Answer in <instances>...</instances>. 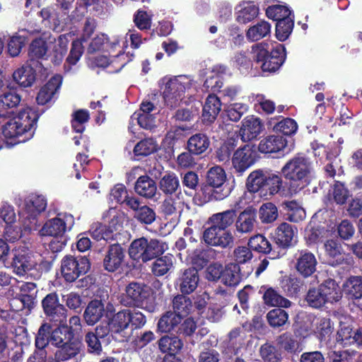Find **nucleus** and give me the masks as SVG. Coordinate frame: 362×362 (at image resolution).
Segmentation results:
<instances>
[{"mask_svg": "<svg viewBox=\"0 0 362 362\" xmlns=\"http://www.w3.org/2000/svg\"><path fill=\"white\" fill-rule=\"evenodd\" d=\"M293 28V19L286 18L279 21L276 25V37L279 41L286 40L291 35Z\"/></svg>", "mask_w": 362, "mask_h": 362, "instance_id": "bf43d9fd", "label": "nucleus"}, {"mask_svg": "<svg viewBox=\"0 0 362 362\" xmlns=\"http://www.w3.org/2000/svg\"><path fill=\"white\" fill-rule=\"evenodd\" d=\"M122 302L124 305L137 307L150 313L154 312L157 307L153 289L138 282H131L126 286Z\"/></svg>", "mask_w": 362, "mask_h": 362, "instance_id": "39448f33", "label": "nucleus"}, {"mask_svg": "<svg viewBox=\"0 0 362 362\" xmlns=\"http://www.w3.org/2000/svg\"><path fill=\"white\" fill-rule=\"evenodd\" d=\"M158 148V144L153 139H146L139 142L134 148L136 156H148L155 152Z\"/></svg>", "mask_w": 362, "mask_h": 362, "instance_id": "e2e57ef3", "label": "nucleus"}, {"mask_svg": "<svg viewBox=\"0 0 362 362\" xmlns=\"http://www.w3.org/2000/svg\"><path fill=\"white\" fill-rule=\"evenodd\" d=\"M132 122L136 121L138 124L147 129H151L156 127V116L154 114L134 113L131 117Z\"/></svg>", "mask_w": 362, "mask_h": 362, "instance_id": "338daca9", "label": "nucleus"}, {"mask_svg": "<svg viewBox=\"0 0 362 362\" xmlns=\"http://www.w3.org/2000/svg\"><path fill=\"white\" fill-rule=\"evenodd\" d=\"M267 173L262 170H256L250 173L246 182L247 189L250 192H259L260 197L267 199V192H264Z\"/></svg>", "mask_w": 362, "mask_h": 362, "instance_id": "412c9836", "label": "nucleus"}, {"mask_svg": "<svg viewBox=\"0 0 362 362\" xmlns=\"http://www.w3.org/2000/svg\"><path fill=\"white\" fill-rule=\"evenodd\" d=\"M196 91V82L188 76L181 75L167 79L163 96L166 105L175 107L182 102L186 93L192 95Z\"/></svg>", "mask_w": 362, "mask_h": 362, "instance_id": "20e7f679", "label": "nucleus"}, {"mask_svg": "<svg viewBox=\"0 0 362 362\" xmlns=\"http://www.w3.org/2000/svg\"><path fill=\"white\" fill-rule=\"evenodd\" d=\"M257 223L256 214L251 211L241 212L235 221V228L239 233H251Z\"/></svg>", "mask_w": 362, "mask_h": 362, "instance_id": "c756f323", "label": "nucleus"}, {"mask_svg": "<svg viewBox=\"0 0 362 362\" xmlns=\"http://www.w3.org/2000/svg\"><path fill=\"white\" fill-rule=\"evenodd\" d=\"M231 162L235 172L242 175L255 163V152L250 145L246 144L233 153Z\"/></svg>", "mask_w": 362, "mask_h": 362, "instance_id": "ddd939ff", "label": "nucleus"}, {"mask_svg": "<svg viewBox=\"0 0 362 362\" xmlns=\"http://www.w3.org/2000/svg\"><path fill=\"white\" fill-rule=\"evenodd\" d=\"M72 335L69 327L65 325L54 329L49 336V343L56 346H62L69 341Z\"/></svg>", "mask_w": 362, "mask_h": 362, "instance_id": "09e8293b", "label": "nucleus"}, {"mask_svg": "<svg viewBox=\"0 0 362 362\" xmlns=\"http://www.w3.org/2000/svg\"><path fill=\"white\" fill-rule=\"evenodd\" d=\"M71 38V33L61 35L58 38L51 35L47 37L48 58L54 65H59L62 62Z\"/></svg>", "mask_w": 362, "mask_h": 362, "instance_id": "f8f14e48", "label": "nucleus"}, {"mask_svg": "<svg viewBox=\"0 0 362 362\" xmlns=\"http://www.w3.org/2000/svg\"><path fill=\"white\" fill-rule=\"evenodd\" d=\"M209 137L202 133H198L192 136L187 142V147L190 152L195 155H200L205 152L209 147Z\"/></svg>", "mask_w": 362, "mask_h": 362, "instance_id": "e433bc0d", "label": "nucleus"}, {"mask_svg": "<svg viewBox=\"0 0 362 362\" xmlns=\"http://www.w3.org/2000/svg\"><path fill=\"white\" fill-rule=\"evenodd\" d=\"M37 119V113L26 107L7 119L2 133L6 139H16L14 144L11 143L12 145L25 142L33 137Z\"/></svg>", "mask_w": 362, "mask_h": 362, "instance_id": "f257e3e1", "label": "nucleus"}, {"mask_svg": "<svg viewBox=\"0 0 362 362\" xmlns=\"http://www.w3.org/2000/svg\"><path fill=\"white\" fill-rule=\"evenodd\" d=\"M182 317L173 311H167L158 320L157 331L162 333L175 332L177 334Z\"/></svg>", "mask_w": 362, "mask_h": 362, "instance_id": "5701e85b", "label": "nucleus"}, {"mask_svg": "<svg viewBox=\"0 0 362 362\" xmlns=\"http://www.w3.org/2000/svg\"><path fill=\"white\" fill-rule=\"evenodd\" d=\"M235 217V210L228 209L223 212L213 214L209 218V222L213 226L227 230V228L234 223Z\"/></svg>", "mask_w": 362, "mask_h": 362, "instance_id": "2f4dec72", "label": "nucleus"}, {"mask_svg": "<svg viewBox=\"0 0 362 362\" xmlns=\"http://www.w3.org/2000/svg\"><path fill=\"white\" fill-rule=\"evenodd\" d=\"M83 53V46L82 41L79 39L74 40L68 57L66 59L64 68L67 70L71 69V66L76 65L80 60Z\"/></svg>", "mask_w": 362, "mask_h": 362, "instance_id": "8fccbe9b", "label": "nucleus"}, {"mask_svg": "<svg viewBox=\"0 0 362 362\" xmlns=\"http://www.w3.org/2000/svg\"><path fill=\"white\" fill-rule=\"evenodd\" d=\"M266 13L268 18L277 22L286 18L293 19L291 11L284 5L276 4L270 6L267 8Z\"/></svg>", "mask_w": 362, "mask_h": 362, "instance_id": "864d4df0", "label": "nucleus"}, {"mask_svg": "<svg viewBox=\"0 0 362 362\" xmlns=\"http://www.w3.org/2000/svg\"><path fill=\"white\" fill-rule=\"evenodd\" d=\"M221 106L218 98L214 95H209L203 106L202 120L204 122H213L221 110Z\"/></svg>", "mask_w": 362, "mask_h": 362, "instance_id": "cd10ccee", "label": "nucleus"}, {"mask_svg": "<svg viewBox=\"0 0 362 362\" xmlns=\"http://www.w3.org/2000/svg\"><path fill=\"white\" fill-rule=\"evenodd\" d=\"M272 26L266 21H260L256 24L250 26L246 31V37L249 41H258L271 33Z\"/></svg>", "mask_w": 362, "mask_h": 362, "instance_id": "f704fd0d", "label": "nucleus"}, {"mask_svg": "<svg viewBox=\"0 0 362 362\" xmlns=\"http://www.w3.org/2000/svg\"><path fill=\"white\" fill-rule=\"evenodd\" d=\"M124 257V252L120 245H111L104 259L105 269L109 272L116 271L120 267Z\"/></svg>", "mask_w": 362, "mask_h": 362, "instance_id": "c85d7f7f", "label": "nucleus"}, {"mask_svg": "<svg viewBox=\"0 0 362 362\" xmlns=\"http://www.w3.org/2000/svg\"><path fill=\"white\" fill-rule=\"evenodd\" d=\"M118 46L119 50L118 54L112 57L110 59L106 55H98L96 57H88V64L92 68L101 67L109 68V72L115 73L120 71L125 64L128 62L126 59L127 56L124 54V49L127 47V40H123L122 38H116L112 42V47Z\"/></svg>", "mask_w": 362, "mask_h": 362, "instance_id": "6e6552de", "label": "nucleus"}, {"mask_svg": "<svg viewBox=\"0 0 362 362\" xmlns=\"http://www.w3.org/2000/svg\"><path fill=\"white\" fill-rule=\"evenodd\" d=\"M47 201L42 195L32 194L24 201L19 211L20 222L25 231L36 230L38 227V215L44 211Z\"/></svg>", "mask_w": 362, "mask_h": 362, "instance_id": "423d86ee", "label": "nucleus"}, {"mask_svg": "<svg viewBox=\"0 0 362 362\" xmlns=\"http://www.w3.org/2000/svg\"><path fill=\"white\" fill-rule=\"evenodd\" d=\"M254 61L263 72L272 73L283 64L285 58V48L279 43L269 45L267 42L256 44L252 47Z\"/></svg>", "mask_w": 362, "mask_h": 362, "instance_id": "7ed1b4c3", "label": "nucleus"}, {"mask_svg": "<svg viewBox=\"0 0 362 362\" xmlns=\"http://www.w3.org/2000/svg\"><path fill=\"white\" fill-rule=\"evenodd\" d=\"M136 192L141 197L151 199L157 192L156 182L148 176H141L135 185Z\"/></svg>", "mask_w": 362, "mask_h": 362, "instance_id": "473e14b6", "label": "nucleus"}, {"mask_svg": "<svg viewBox=\"0 0 362 362\" xmlns=\"http://www.w3.org/2000/svg\"><path fill=\"white\" fill-rule=\"evenodd\" d=\"M203 238L208 245L222 248L231 245L234 239L230 230H223L213 226L204 230Z\"/></svg>", "mask_w": 362, "mask_h": 362, "instance_id": "4468645a", "label": "nucleus"}, {"mask_svg": "<svg viewBox=\"0 0 362 362\" xmlns=\"http://www.w3.org/2000/svg\"><path fill=\"white\" fill-rule=\"evenodd\" d=\"M42 63H39L36 66L30 64H24L14 71L13 74V81L20 86L27 88L33 85L35 81V71H41Z\"/></svg>", "mask_w": 362, "mask_h": 362, "instance_id": "dca6fc26", "label": "nucleus"}, {"mask_svg": "<svg viewBox=\"0 0 362 362\" xmlns=\"http://www.w3.org/2000/svg\"><path fill=\"white\" fill-rule=\"evenodd\" d=\"M248 107L242 103H235L229 105L226 112L228 118L233 122L238 121L241 117L247 112Z\"/></svg>", "mask_w": 362, "mask_h": 362, "instance_id": "774afa93", "label": "nucleus"}, {"mask_svg": "<svg viewBox=\"0 0 362 362\" xmlns=\"http://www.w3.org/2000/svg\"><path fill=\"white\" fill-rule=\"evenodd\" d=\"M265 187L267 189H264V192H267L268 199V196L272 197L281 192L283 188V180L276 173H268Z\"/></svg>", "mask_w": 362, "mask_h": 362, "instance_id": "6e6d98bb", "label": "nucleus"}, {"mask_svg": "<svg viewBox=\"0 0 362 362\" xmlns=\"http://www.w3.org/2000/svg\"><path fill=\"white\" fill-rule=\"evenodd\" d=\"M42 21L45 26L52 28L56 31L62 30L66 25L64 22L65 19H59V14L52 8H44L40 12Z\"/></svg>", "mask_w": 362, "mask_h": 362, "instance_id": "4c0bfd02", "label": "nucleus"}, {"mask_svg": "<svg viewBox=\"0 0 362 362\" xmlns=\"http://www.w3.org/2000/svg\"><path fill=\"white\" fill-rule=\"evenodd\" d=\"M259 216L263 223H272L278 217L277 208L271 202L265 203L260 206Z\"/></svg>", "mask_w": 362, "mask_h": 362, "instance_id": "680f3d73", "label": "nucleus"}, {"mask_svg": "<svg viewBox=\"0 0 362 362\" xmlns=\"http://www.w3.org/2000/svg\"><path fill=\"white\" fill-rule=\"evenodd\" d=\"M62 83V77L60 75L52 76L45 85L40 90L36 98L39 105H45L50 102L54 95L60 88Z\"/></svg>", "mask_w": 362, "mask_h": 362, "instance_id": "aec40b11", "label": "nucleus"}, {"mask_svg": "<svg viewBox=\"0 0 362 362\" xmlns=\"http://www.w3.org/2000/svg\"><path fill=\"white\" fill-rule=\"evenodd\" d=\"M38 31V30H23L11 37L7 45L10 56L13 57L18 56L28 40V34H33Z\"/></svg>", "mask_w": 362, "mask_h": 362, "instance_id": "bb28decb", "label": "nucleus"}, {"mask_svg": "<svg viewBox=\"0 0 362 362\" xmlns=\"http://www.w3.org/2000/svg\"><path fill=\"white\" fill-rule=\"evenodd\" d=\"M226 180L225 170L220 166L211 168L207 174V182L214 188L221 187Z\"/></svg>", "mask_w": 362, "mask_h": 362, "instance_id": "5fc2aeb1", "label": "nucleus"}, {"mask_svg": "<svg viewBox=\"0 0 362 362\" xmlns=\"http://www.w3.org/2000/svg\"><path fill=\"white\" fill-rule=\"evenodd\" d=\"M241 280L240 267L237 264H229L221 274V282L228 286H235Z\"/></svg>", "mask_w": 362, "mask_h": 362, "instance_id": "a19ab883", "label": "nucleus"}, {"mask_svg": "<svg viewBox=\"0 0 362 362\" xmlns=\"http://www.w3.org/2000/svg\"><path fill=\"white\" fill-rule=\"evenodd\" d=\"M82 344L79 341L70 339L57 351V355L62 360H68L76 356L81 351Z\"/></svg>", "mask_w": 362, "mask_h": 362, "instance_id": "3c124183", "label": "nucleus"}, {"mask_svg": "<svg viewBox=\"0 0 362 362\" xmlns=\"http://www.w3.org/2000/svg\"><path fill=\"white\" fill-rule=\"evenodd\" d=\"M250 247L259 252L268 253L271 251V245L262 235L252 236L248 243Z\"/></svg>", "mask_w": 362, "mask_h": 362, "instance_id": "0e129e2a", "label": "nucleus"}, {"mask_svg": "<svg viewBox=\"0 0 362 362\" xmlns=\"http://www.w3.org/2000/svg\"><path fill=\"white\" fill-rule=\"evenodd\" d=\"M183 344L177 337L165 335L158 341V347L161 352L168 353L169 355L175 354L182 347Z\"/></svg>", "mask_w": 362, "mask_h": 362, "instance_id": "58836bf2", "label": "nucleus"}, {"mask_svg": "<svg viewBox=\"0 0 362 362\" xmlns=\"http://www.w3.org/2000/svg\"><path fill=\"white\" fill-rule=\"evenodd\" d=\"M173 257L165 255L157 258L151 264V272L156 276L167 274L173 267Z\"/></svg>", "mask_w": 362, "mask_h": 362, "instance_id": "37998d69", "label": "nucleus"}, {"mask_svg": "<svg viewBox=\"0 0 362 362\" xmlns=\"http://www.w3.org/2000/svg\"><path fill=\"white\" fill-rule=\"evenodd\" d=\"M288 313L280 308L273 309L267 313V320L272 327L284 325L288 320Z\"/></svg>", "mask_w": 362, "mask_h": 362, "instance_id": "69168bd1", "label": "nucleus"}, {"mask_svg": "<svg viewBox=\"0 0 362 362\" xmlns=\"http://www.w3.org/2000/svg\"><path fill=\"white\" fill-rule=\"evenodd\" d=\"M283 205L284 209L286 211V214L289 221L292 222H298L305 218V211L297 202H285Z\"/></svg>", "mask_w": 362, "mask_h": 362, "instance_id": "a18cd8bd", "label": "nucleus"}, {"mask_svg": "<svg viewBox=\"0 0 362 362\" xmlns=\"http://www.w3.org/2000/svg\"><path fill=\"white\" fill-rule=\"evenodd\" d=\"M198 272L195 268H188L182 271L177 279L180 291L184 294L192 293L199 283Z\"/></svg>", "mask_w": 362, "mask_h": 362, "instance_id": "4be33fe9", "label": "nucleus"}, {"mask_svg": "<svg viewBox=\"0 0 362 362\" xmlns=\"http://www.w3.org/2000/svg\"><path fill=\"white\" fill-rule=\"evenodd\" d=\"M179 186V180L174 173L165 174L160 181V189L165 194H173Z\"/></svg>", "mask_w": 362, "mask_h": 362, "instance_id": "052dcab7", "label": "nucleus"}, {"mask_svg": "<svg viewBox=\"0 0 362 362\" xmlns=\"http://www.w3.org/2000/svg\"><path fill=\"white\" fill-rule=\"evenodd\" d=\"M168 250L165 243L156 239L148 240L141 238L134 240L129 247V256L137 261L147 262L162 255Z\"/></svg>", "mask_w": 362, "mask_h": 362, "instance_id": "0eeeda50", "label": "nucleus"}, {"mask_svg": "<svg viewBox=\"0 0 362 362\" xmlns=\"http://www.w3.org/2000/svg\"><path fill=\"white\" fill-rule=\"evenodd\" d=\"M89 234L95 240H109L112 239L113 229L100 222L93 223L89 229Z\"/></svg>", "mask_w": 362, "mask_h": 362, "instance_id": "c03bdc74", "label": "nucleus"}, {"mask_svg": "<svg viewBox=\"0 0 362 362\" xmlns=\"http://www.w3.org/2000/svg\"><path fill=\"white\" fill-rule=\"evenodd\" d=\"M328 231L320 226L313 217L305 230V238L309 244L318 242Z\"/></svg>", "mask_w": 362, "mask_h": 362, "instance_id": "ea45409f", "label": "nucleus"}, {"mask_svg": "<svg viewBox=\"0 0 362 362\" xmlns=\"http://www.w3.org/2000/svg\"><path fill=\"white\" fill-rule=\"evenodd\" d=\"M285 179L291 182V191L296 193L297 189H292L296 185L299 189L308 185L315 177V169L313 162L308 158L297 156L290 159L281 168Z\"/></svg>", "mask_w": 362, "mask_h": 362, "instance_id": "f03ea898", "label": "nucleus"}, {"mask_svg": "<svg viewBox=\"0 0 362 362\" xmlns=\"http://www.w3.org/2000/svg\"><path fill=\"white\" fill-rule=\"evenodd\" d=\"M20 247L14 251L13 261H9L10 248L8 244L2 239H0V262L6 267L12 266L18 275L23 276L26 272L31 270L35 265L28 260L25 250Z\"/></svg>", "mask_w": 362, "mask_h": 362, "instance_id": "1a4fd4ad", "label": "nucleus"}, {"mask_svg": "<svg viewBox=\"0 0 362 362\" xmlns=\"http://www.w3.org/2000/svg\"><path fill=\"white\" fill-rule=\"evenodd\" d=\"M89 269L90 262L86 257L66 256L62 260L61 272L69 282H73L81 275L86 274Z\"/></svg>", "mask_w": 362, "mask_h": 362, "instance_id": "9d476101", "label": "nucleus"}, {"mask_svg": "<svg viewBox=\"0 0 362 362\" xmlns=\"http://www.w3.org/2000/svg\"><path fill=\"white\" fill-rule=\"evenodd\" d=\"M329 196L337 204H344L349 197V192L343 183L337 182L329 190Z\"/></svg>", "mask_w": 362, "mask_h": 362, "instance_id": "13d9d810", "label": "nucleus"}, {"mask_svg": "<svg viewBox=\"0 0 362 362\" xmlns=\"http://www.w3.org/2000/svg\"><path fill=\"white\" fill-rule=\"evenodd\" d=\"M317 264L315 255L310 252L302 250L296 257V269L304 277L310 276L315 272Z\"/></svg>", "mask_w": 362, "mask_h": 362, "instance_id": "6ab92c4d", "label": "nucleus"}, {"mask_svg": "<svg viewBox=\"0 0 362 362\" xmlns=\"http://www.w3.org/2000/svg\"><path fill=\"white\" fill-rule=\"evenodd\" d=\"M323 293L325 302L333 303L341 298V291L334 280L328 279L319 286Z\"/></svg>", "mask_w": 362, "mask_h": 362, "instance_id": "c9c22d12", "label": "nucleus"}, {"mask_svg": "<svg viewBox=\"0 0 362 362\" xmlns=\"http://www.w3.org/2000/svg\"><path fill=\"white\" fill-rule=\"evenodd\" d=\"M264 301L267 305L282 308H288L291 303L288 299L282 297L274 289L267 288L263 296Z\"/></svg>", "mask_w": 362, "mask_h": 362, "instance_id": "de8ad7c7", "label": "nucleus"}, {"mask_svg": "<svg viewBox=\"0 0 362 362\" xmlns=\"http://www.w3.org/2000/svg\"><path fill=\"white\" fill-rule=\"evenodd\" d=\"M74 225V218L71 214H59L57 217L51 218L45 222L40 230L41 235L58 237L64 235Z\"/></svg>", "mask_w": 362, "mask_h": 362, "instance_id": "9b49d317", "label": "nucleus"}, {"mask_svg": "<svg viewBox=\"0 0 362 362\" xmlns=\"http://www.w3.org/2000/svg\"><path fill=\"white\" fill-rule=\"evenodd\" d=\"M286 144V139L284 136L272 135L260 141L258 149L263 153H272L284 150Z\"/></svg>", "mask_w": 362, "mask_h": 362, "instance_id": "b1692460", "label": "nucleus"}, {"mask_svg": "<svg viewBox=\"0 0 362 362\" xmlns=\"http://www.w3.org/2000/svg\"><path fill=\"white\" fill-rule=\"evenodd\" d=\"M105 309L103 303L100 300H92L86 307L83 317L88 325H93L98 322L104 315ZM114 311L112 305L108 304L106 307V315L109 317V313Z\"/></svg>", "mask_w": 362, "mask_h": 362, "instance_id": "a211bd4d", "label": "nucleus"}, {"mask_svg": "<svg viewBox=\"0 0 362 362\" xmlns=\"http://www.w3.org/2000/svg\"><path fill=\"white\" fill-rule=\"evenodd\" d=\"M324 247L330 264L337 265L343 262L345 255L342 253L341 246L337 240H328Z\"/></svg>", "mask_w": 362, "mask_h": 362, "instance_id": "72a5a7b5", "label": "nucleus"}, {"mask_svg": "<svg viewBox=\"0 0 362 362\" xmlns=\"http://www.w3.org/2000/svg\"><path fill=\"white\" fill-rule=\"evenodd\" d=\"M130 310H123L115 314L110 322L112 332H121L130 325Z\"/></svg>", "mask_w": 362, "mask_h": 362, "instance_id": "79ce46f5", "label": "nucleus"}, {"mask_svg": "<svg viewBox=\"0 0 362 362\" xmlns=\"http://www.w3.org/2000/svg\"><path fill=\"white\" fill-rule=\"evenodd\" d=\"M45 40L39 38L33 40L30 46L29 57L32 65L36 66L39 65V62H35V60H45L48 59L49 45H47V37Z\"/></svg>", "mask_w": 362, "mask_h": 362, "instance_id": "a878e982", "label": "nucleus"}, {"mask_svg": "<svg viewBox=\"0 0 362 362\" xmlns=\"http://www.w3.org/2000/svg\"><path fill=\"white\" fill-rule=\"evenodd\" d=\"M192 307L191 300L185 296L177 295L173 298V312L179 314L182 317L187 315L192 311Z\"/></svg>", "mask_w": 362, "mask_h": 362, "instance_id": "603ef678", "label": "nucleus"}, {"mask_svg": "<svg viewBox=\"0 0 362 362\" xmlns=\"http://www.w3.org/2000/svg\"><path fill=\"white\" fill-rule=\"evenodd\" d=\"M344 291L351 297L358 299L362 298V277L356 276L349 277L343 284Z\"/></svg>", "mask_w": 362, "mask_h": 362, "instance_id": "49530a36", "label": "nucleus"}, {"mask_svg": "<svg viewBox=\"0 0 362 362\" xmlns=\"http://www.w3.org/2000/svg\"><path fill=\"white\" fill-rule=\"evenodd\" d=\"M296 232L291 225L282 223L276 229L274 239L277 245L282 247L291 246L295 242Z\"/></svg>", "mask_w": 362, "mask_h": 362, "instance_id": "393cba45", "label": "nucleus"}, {"mask_svg": "<svg viewBox=\"0 0 362 362\" xmlns=\"http://www.w3.org/2000/svg\"><path fill=\"white\" fill-rule=\"evenodd\" d=\"M259 8L250 3H243L235 8V19L243 24L247 23L257 17Z\"/></svg>", "mask_w": 362, "mask_h": 362, "instance_id": "7c9ffc66", "label": "nucleus"}, {"mask_svg": "<svg viewBox=\"0 0 362 362\" xmlns=\"http://www.w3.org/2000/svg\"><path fill=\"white\" fill-rule=\"evenodd\" d=\"M182 206L183 202L178 196L176 197H170L163 202V211L167 215L175 214L177 221Z\"/></svg>", "mask_w": 362, "mask_h": 362, "instance_id": "4d7b16f0", "label": "nucleus"}, {"mask_svg": "<svg viewBox=\"0 0 362 362\" xmlns=\"http://www.w3.org/2000/svg\"><path fill=\"white\" fill-rule=\"evenodd\" d=\"M42 307L45 314L52 317V320L60 323L66 319V309L59 303L57 295L49 293L42 300Z\"/></svg>", "mask_w": 362, "mask_h": 362, "instance_id": "2eb2a0df", "label": "nucleus"}, {"mask_svg": "<svg viewBox=\"0 0 362 362\" xmlns=\"http://www.w3.org/2000/svg\"><path fill=\"white\" fill-rule=\"evenodd\" d=\"M241 124L240 136L243 141H250L256 139L264 127L261 119L254 115L246 117Z\"/></svg>", "mask_w": 362, "mask_h": 362, "instance_id": "f3484780", "label": "nucleus"}]
</instances>
